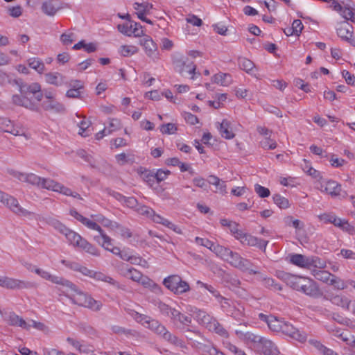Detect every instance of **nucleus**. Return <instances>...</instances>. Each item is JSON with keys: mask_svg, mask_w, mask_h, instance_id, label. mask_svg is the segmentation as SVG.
I'll use <instances>...</instances> for the list:
<instances>
[{"mask_svg": "<svg viewBox=\"0 0 355 355\" xmlns=\"http://www.w3.org/2000/svg\"><path fill=\"white\" fill-rule=\"evenodd\" d=\"M60 183L51 179L42 178L41 184L40 188L45 189L47 190L53 191L56 192L59 187Z\"/></svg>", "mask_w": 355, "mask_h": 355, "instance_id": "obj_36", "label": "nucleus"}, {"mask_svg": "<svg viewBox=\"0 0 355 355\" xmlns=\"http://www.w3.org/2000/svg\"><path fill=\"white\" fill-rule=\"evenodd\" d=\"M94 239L106 250L110 251L112 246V239L104 231L99 236H95Z\"/></svg>", "mask_w": 355, "mask_h": 355, "instance_id": "obj_30", "label": "nucleus"}, {"mask_svg": "<svg viewBox=\"0 0 355 355\" xmlns=\"http://www.w3.org/2000/svg\"><path fill=\"white\" fill-rule=\"evenodd\" d=\"M119 257L124 261H130L132 264L137 263V261L139 260V258L131 255L128 252L125 250H123L121 252Z\"/></svg>", "mask_w": 355, "mask_h": 355, "instance_id": "obj_59", "label": "nucleus"}, {"mask_svg": "<svg viewBox=\"0 0 355 355\" xmlns=\"http://www.w3.org/2000/svg\"><path fill=\"white\" fill-rule=\"evenodd\" d=\"M121 273L124 277L131 279L135 282H139L142 278V274L140 271L134 268H129L127 264L122 263Z\"/></svg>", "mask_w": 355, "mask_h": 355, "instance_id": "obj_19", "label": "nucleus"}, {"mask_svg": "<svg viewBox=\"0 0 355 355\" xmlns=\"http://www.w3.org/2000/svg\"><path fill=\"white\" fill-rule=\"evenodd\" d=\"M90 125L91 122L86 120L85 118L80 122H77V125L79 127V135L84 137L89 136L92 134L89 129Z\"/></svg>", "mask_w": 355, "mask_h": 355, "instance_id": "obj_37", "label": "nucleus"}, {"mask_svg": "<svg viewBox=\"0 0 355 355\" xmlns=\"http://www.w3.org/2000/svg\"><path fill=\"white\" fill-rule=\"evenodd\" d=\"M139 172L142 178L146 182H153L155 180L154 173L144 168H140Z\"/></svg>", "mask_w": 355, "mask_h": 355, "instance_id": "obj_56", "label": "nucleus"}, {"mask_svg": "<svg viewBox=\"0 0 355 355\" xmlns=\"http://www.w3.org/2000/svg\"><path fill=\"white\" fill-rule=\"evenodd\" d=\"M64 84L69 86L71 89H76L79 91L84 89L83 83L79 80H71L69 83H65Z\"/></svg>", "mask_w": 355, "mask_h": 355, "instance_id": "obj_63", "label": "nucleus"}, {"mask_svg": "<svg viewBox=\"0 0 355 355\" xmlns=\"http://www.w3.org/2000/svg\"><path fill=\"white\" fill-rule=\"evenodd\" d=\"M137 210L140 214L146 216L149 218H150L154 214V210L153 209L145 205L139 206Z\"/></svg>", "mask_w": 355, "mask_h": 355, "instance_id": "obj_64", "label": "nucleus"}, {"mask_svg": "<svg viewBox=\"0 0 355 355\" xmlns=\"http://www.w3.org/2000/svg\"><path fill=\"white\" fill-rule=\"evenodd\" d=\"M211 80L214 83L223 87H227L232 83V76L226 73H218L214 75L211 78Z\"/></svg>", "mask_w": 355, "mask_h": 355, "instance_id": "obj_27", "label": "nucleus"}, {"mask_svg": "<svg viewBox=\"0 0 355 355\" xmlns=\"http://www.w3.org/2000/svg\"><path fill=\"white\" fill-rule=\"evenodd\" d=\"M42 107L46 111L55 113H64L66 110L64 105L55 98L44 100L42 103Z\"/></svg>", "mask_w": 355, "mask_h": 355, "instance_id": "obj_17", "label": "nucleus"}, {"mask_svg": "<svg viewBox=\"0 0 355 355\" xmlns=\"http://www.w3.org/2000/svg\"><path fill=\"white\" fill-rule=\"evenodd\" d=\"M91 277L96 280H98V281H103V282H107L112 285H115L116 283V281L113 278L105 275L104 273H103L101 272H97V271L93 270Z\"/></svg>", "mask_w": 355, "mask_h": 355, "instance_id": "obj_39", "label": "nucleus"}, {"mask_svg": "<svg viewBox=\"0 0 355 355\" xmlns=\"http://www.w3.org/2000/svg\"><path fill=\"white\" fill-rule=\"evenodd\" d=\"M343 18L347 21H351L355 23V8L351 6L349 4H346L343 7V10L339 12Z\"/></svg>", "mask_w": 355, "mask_h": 355, "instance_id": "obj_33", "label": "nucleus"}, {"mask_svg": "<svg viewBox=\"0 0 355 355\" xmlns=\"http://www.w3.org/2000/svg\"><path fill=\"white\" fill-rule=\"evenodd\" d=\"M0 128H1L3 132L10 133L15 136L24 135V130L18 126H15L12 122L7 118H0Z\"/></svg>", "mask_w": 355, "mask_h": 355, "instance_id": "obj_15", "label": "nucleus"}, {"mask_svg": "<svg viewBox=\"0 0 355 355\" xmlns=\"http://www.w3.org/2000/svg\"><path fill=\"white\" fill-rule=\"evenodd\" d=\"M239 63L241 69L248 73H251L254 67V64L245 58H240Z\"/></svg>", "mask_w": 355, "mask_h": 355, "instance_id": "obj_44", "label": "nucleus"}, {"mask_svg": "<svg viewBox=\"0 0 355 355\" xmlns=\"http://www.w3.org/2000/svg\"><path fill=\"white\" fill-rule=\"evenodd\" d=\"M197 284L202 288L207 289L210 293H211L220 304L223 309H226L230 306L228 299L220 295V293L211 285L203 283L201 281H198Z\"/></svg>", "mask_w": 355, "mask_h": 355, "instance_id": "obj_16", "label": "nucleus"}, {"mask_svg": "<svg viewBox=\"0 0 355 355\" xmlns=\"http://www.w3.org/2000/svg\"><path fill=\"white\" fill-rule=\"evenodd\" d=\"M117 28L120 33L128 36L134 34L135 37H140L143 35L142 26L139 23L129 21L128 23L119 24Z\"/></svg>", "mask_w": 355, "mask_h": 355, "instance_id": "obj_12", "label": "nucleus"}, {"mask_svg": "<svg viewBox=\"0 0 355 355\" xmlns=\"http://www.w3.org/2000/svg\"><path fill=\"white\" fill-rule=\"evenodd\" d=\"M196 315L198 321L200 324H203L206 328L214 318L202 310H198L196 313Z\"/></svg>", "mask_w": 355, "mask_h": 355, "instance_id": "obj_38", "label": "nucleus"}, {"mask_svg": "<svg viewBox=\"0 0 355 355\" xmlns=\"http://www.w3.org/2000/svg\"><path fill=\"white\" fill-rule=\"evenodd\" d=\"M281 332L285 336L302 343L307 340V334L304 331L297 329L288 322L284 321Z\"/></svg>", "mask_w": 355, "mask_h": 355, "instance_id": "obj_9", "label": "nucleus"}, {"mask_svg": "<svg viewBox=\"0 0 355 355\" xmlns=\"http://www.w3.org/2000/svg\"><path fill=\"white\" fill-rule=\"evenodd\" d=\"M290 262L298 267L303 268H310L311 266L323 268L324 266L320 263V259L318 257H306L301 254H290Z\"/></svg>", "mask_w": 355, "mask_h": 355, "instance_id": "obj_6", "label": "nucleus"}, {"mask_svg": "<svg viewBox=\"0 0 355 355\" xmlns=\"http://www.w3.org/2000/svg\"><path fill=\"white\" fill-rule=\"evenodd\" d=\"M65 77L58 72H50L45 74V80L47 83L57 87L64 84Z\"/></svg>", "mask_w": 355, "mask_h": 355, "instance_id": "obj_26", "label": "nucleus"}, {"mask_svg": "<svg viewBox=\"0 0 355 355\" xmlns=\"http://www.w3.org/2000/svg\"><path fill=\"white\" fill-rule=\"evenodd\" d=\"M8 173L12 178L19 180L20 182H25L27 173L21 172L14 169H8Z\"/></svg>", "mask_w": 355, "mask_h": 355, "instance_id": "obj_54", "label": "nucleus"}, {"mask_svg": "<svg viewBox=\"0 0 355 355\" xmlns=\"http://www.w3.org/2000/svg\"><path fill=\"white\" fill-rule=\"evenodd\" d=\"M228 262L231 266L243 272H248L250 275L257 273V270L252 268V263L247 259L243 258L239 253L231 251L229 254Z\"/></svg>", "mask_w": 355, "mask_h": 355, "instance_id": "obj_7", "label": "nucleus"}, {"mask_svg": "<svg viewBox=\"0 0 355 355\" xmlns=\"http://www.w3.org/2000/svg\"><path fill=\"white\" fill-rule=\"evenodd\" d=\"M163 284L174 294L180 295L190 291V286L178 275H169L164 278Z\"/></svg>", "mask_w": 355, "mask_h": 355, "instance_id": "obj_4", "label": "nucleus"}, {"mask_svg": "<svg viewBox=\"0 0 355 355\" xmlns=\"http://www.w3.org/2000/svg\"><path fill=\"white\" fill-rule=\"evenodd\" d=\"M328 284L334 286L336 288L340 290L345 289L347 287L345 282L334 275H331Z\"/></svg>", "mask_w": 355, "mask_h": 355, "instance_id": "obj_47", "label": "nucleus"}, {"mask_svg": "<svg viewBox=\"0 0 355 355\" xmlns=\"http://www.w3.org/2000/svg\"><path fill=\"white\" fill-rule=\"evenodd\" d=\"M72 286L73 287H66L69 288L73 293L68 294L64 291H62V293L60 295H64L74 304L89 309L94 311H98L102 308L103 304L101 302L94 300L90 295L78 290L76 286L73 283Z\"/></svg>", "mask_w": 355, "mask_h": 355, "instance_id": "obj_1", "label": "nucleus"}, {"mask_svg": "<svg viewBox=\"0 0 355 355\" xmlns=\"http://www.w3.org/2000/svg\"><path fill=\"white\" fill-rule=\"evenodd\" d=\"M274 202L281 209H286L289 207L288 200L286 198L280 196L279 194H275L273 196Z\"/></svg>", "mask_w": 355, "mask_h": 355, "instance_id": "obj_49", "label": "nucleus"}, {"mask_svg": "<svg viewBox=\"0 0 355 355\" xmlns=\"http://www.w3.org/2000/svg\"><path fill=\"white\" fill-rule=\"evenodd\" d=\"M169 174L170 171L168 170L164 171L162 169H159L155 173H154V177L155 179H156L157 181L159 182L166 179Z\"/></svg>", "mask_w": 355, "mask_h": 355, "instance_id": "obj_62", "label": "nucleus"}, {"mask_svg": "<svg viewBox=\"0 0 355 355\" xmlns=\"http://www.w3.org/2000/svg\"><path fill=\"white\" fill-rule=\"evenodd\" d=\"M259 317L261 320H263L267 322L268 326L270 330L276 332H281L282 324L284 323V320H279L272 315L266 316L263 313H261Z\"/></svg>", "mask_w": 355, "mask_h": 355, "instance_id": "obj_20", "label": "nucleus"}, {"mask_svg": "<svg viewBox=\"0 0 355 355\" xmlns=\"http://www.w3.org/2000/svg\"><path fill=\"white\" fill-rule=\"evenodd\" d=\"M26 183L40 187L41 184L42 178L35 173H29L26 174Z\"/></svg>", "mask_w": 355, "mask_h": 355, "instance_id": "obj_46", "label": "nucleus"}, {"mask_svg": "<svg viewBox=\"0 0 355 355\" xmlns=\"http://www.w3.org/2000/svg\"><path fill=\"white\" fill-rule=\"evenodd\" d=\"M146 328H148L157 334V335L160 336L161 337L165 332L166 328L162 325L158 320L155 319H153L150 317L149 318V320H148L146 324L145 325Z\"/></svg>", "mask_w": 355, "mask_h": 355, "instance_id": "obj_28", "label": "nucleus"}, {"mask_svg": "<svg viewBox=\"0 0 355 355\" xmlns=\"http://www.w3.org/2000/svg\"><path fill=\"white\" fill-rule=\"evenodd\" d=\"M275 346V344L272 341L265 337H262L261 340H260L257 347L261 349V352L264 354L266 351L270 350L271 348H273Z\"/></svg>", "mask_w": 355, "mask_h": 355, "instance_id": "obj_42", "label": "nucleus"}, {"mask_svg": "<svg viewBox=\"0 0 355 355\" xmlns=\"http://www.w3.org/2000/svg\"><path fill=\"white\" fill-rule=\"evenodd\" d=\"M64 235L66 236L67 239L69 242L70 244L73 245V246L76 245V241L78 240L80 235L77 234L76 232L69 230V228L65 232Z\"/></svg>", "mask_w": 355, "mask_h": 355, "instance_id": "obj_50", "label": "nucleus"}, {"mask_svg": "<svg viewBox=\"0 0 355 355\" xmlns=\"http://www.w3.org/2000/svg\"><path fill=\"white\" fill-rule=\"evenodd\" d=\"M0 202L6 206L10 211L19 216L31 218L35 216L33 211L26 210L21 207L18 200L13 196L0 190Z\"/></svg>", "mask_w": 355, "mask_h": 355, "instance_id": "obj_3", "label": "nucleus"}, {"mask_svg": "<svg viewBox=\"0 0 355 355\" xmlns=\"http://www.w3.org/2000/svg\"><path fill=\"white\" fill-rule=\"evenodd\" d=\"M191 321L192 320L190 315H184L180 312L178 320H175V324L179 322L184 326H189L191 323Z\"/></svg>", "mask_w": 355, "mask_h": 355, "instance_id": "obj_61", "label": "nucleus"}, {"mask_svg": "<svg viewBox=\"0 0 355 355\" xmlns=\"http://www.w3.org/2000/svg\"><path fill=\"white\" fill-rule=\"evenodd\" d=\"M28 65L32 69L36 70L38 73H41L45 69L44 64L38 58H30L28 60Z\"/></svg>", "mask_w": 355, "mask_h": 355, "instance_id": "obj_41", "label": "nucleus"}, {"mask_svg": "<svg viewBox=\"0 0 355 355\" xmlns=\"http://www.w3.org/2000/svg\"><path fill=\"white\" fill-rule=\"evenodd\" d=\"M178 128L174 123H168L163 124L160 127V131L162 134H174L177 131Z\"/></svg>", "mask_w": 355, "mask_h": 355, "instance_id": "obj_52", "label": "nucleus"}, {"mask_svg": "<svg viewBox=\"0 0 355 355\" xmlns=\"http://www.w3.org/2000/svg\"><path fill=\"white\" fill-rule=\"evenodd\" d=\"M283 281L294 290H296L298 291L300 284L304 277L294 275L292 274H284L283 276Z\"/></svg>", "mask_w": 355, "mask_h": 355, "instance_id": "obj_22", "label": "nucleus"}, {"mask_svg": "<svg viewBox=\"0 0 355 355\" xmlns=\"http://www.w3.org/2000/svg\"><path fill=\"white\" fill-rule=\"evenodd\" d=\"M121 128V123L117 119H110L109 127L107 128V134L110 135L112 132L119 130Z\"/></svg>", "mask_w": 355, "mask_h": 355, "instance_id": "obj_53", "label": "nucleus"}, {"mask_svg": "<svg viewBox=\"0 0 355 355\" xmlns=\"http://www.w3.org/2000/svg\"><path fill=\"white\" fill-rule=\"evenodd\" d=\"M330 301L335 305L341 306L342 308L346 309L347 310H349V307L352 305L351 301L347 297L342 296V295H335L333 296Z\"/></svg>", "mask_w": 355, "mask_h": 355, "instance_id": "obj_31", "label": "nucleus"}, {"mask_svg": "<svg viewBox=\"0 0 355 355\" xmlns=\"http://www.w3.org/2000/svg\"><path fill=\"white\" fill-rule=\"evenodd\" d=\"M35 272L40 275L42 278L46 280H49L54 284H60L64 286L73 287L71 282L60 277L52 275L48 271L44 270L41 268H35Z\"/></svg>", "mask_w": 355, "mask_h": 355, "instance_id": "obj_13", "label": "nucleus"}, {"mask_svg": "<svg viewBox=\"0 0 355 355\" xmlns=\"http://www.w3.org/2000/svg\"><path fill=\"white\" fill-rule=\"evenodd\" d=\"M207 329L210 331L216 333L221 337H229L227 331L223 327V326L218 321L216 318H214L209 324L207 325Z\"/></svg>", "mask_w": 355, "mask_h": 355, "instance_id": "obj_24", "label": "nucleus"}, {"mask_svg": "<svg viewBox=\"0 0 355 355\" xmlns=\"http://www.w3.org/2000/svg\"><path fill=\"white\" fill-rule=\"evenodd\" d=\"M138 51V48L133 45H122L119 49L121 55L124 57H128L137 53Z\"/></svg>", "mask_w": 355, "mask_h": 355, "instance_id": "obj_43", "label": "nucleus"}, {"mask_svg": "<svg viewBox=\"0 0 355 355\" xmlns=\"http://www.w3.org/2000/svg\"><path fill=\"white\" fill-rule=\"evenodd\" d=\"M311 273L315 277V279L327 284L329 283L330 277H331L332 275L328 271L318 268L313 269Z\"/></svg>", "mask_w": 355, "mask_h": 355, "instance_id": "obj_35", "label": "nucleus"}, {"mask_svg": "<svg viewBox=\"0 0 355 355\" xmlns=\"http://www.w3.org/2000/svg\"><path fill=\"white\" fill-rule=\"evenodd\" d=\"M131 315L135 321L141 324L144 327H145L150 318V316L139 313L135 311H132Z\"/></svg>", "mask_w": 355, "mask_h": 355, "instance_id": "obj_51", "label": "nucleus"}, {"mask_svg": "<svg viewBox=\"0 0 355 355\" xmlns=\"http://www.w3.org/2000/svg\"><path fill=\"white\" fill-rule=\"evenodd\" d=\"M156 306H157L161 314H162L164 316L168 317L169 313L171 312L172 307H171L169 305H168L161 301L157 302L156 303Z\"/></svg>", "mask_w": 355, "mask_h": 355, "instance_id": "obj_57", "label": "nucleus"}, {"mask_svg": "<svg viewBox=\"0 0 355 355\" xmlns=\"http://www.w3.org/2000/svg\"><path fill=\"white\" fill-rule=\"evenodd\" d=\"M56 192L62 193L63 195H65L67 196H72L75 198L82 199V198L79 193L72 191L71 189L64 186L63 184H62L60 183L59 184V187H58Z\"/></svg>", "mask_w": 355, "mask_h": 355, "instance_id": "obj_45", "label": "nucleus"}, {"mask_svg": "<svg viewBox=\"0 0 355 355\" xmlns=\"http://www.w3.org/2000/svg\"><path fill=\"white\" fill-rule=\"evenodd\" d=\"M259 146L265 150H273L277 147V142L270 137H267L259 142Z\"/></svg>", "mask_w": 355, "mask_h": 355, "instance_id": "obj_48", "label": "nucleus"}, {"mask_svg": "<svg viewBox=\"0 0 355 355\" xmlns=\"http://www.w3.org/2000/svg\"><path fill=\"white\" fill-rule=\"evenodd\" d=\"M353 26L347 21H343L338 24L336 28L337 35L341 40L355 46V40L353 37Z\"/></svg>", "mask_w": 355, "mask_h": 355, "instance_id": "obj_10", "label": "nucleus"}, {"mask_svg": "<svg viewBox=\"0 0 355 355\" xmlns=\"http://www.w3.org/2000/svg\"><path fill=\"white\" fill-rule=\"evenodd\" d=\"M42 10L46 15L53 16L57 12L58 8L53 5L51 0H49L42 3Z\"/></svg>", "mask_w": 355, "mask_h": 355, "instance_id": "obj_40", "label": "nucleus"}, {"mask_svg": "<svg viewBox=\"0 0 355 355\" xmlns=\"http://www.w3.org/2000/svg\"><path fill=\"white\" fill-rule=\"evenodd\" d=\"M217 128L223 137L227 139H233L235 136L232 130L231 123L227 119H223L220 123H218Z\"/></svg>", "mask_w": 355, "mask_h": 355, "instance_id": "obj_25", "label": "nucleus"}, {"mask_svg": "<svg viewBox=\"0 0 355 355\" xmlns=\"http://www.w3.org/2000/svg\"><path fill=\"white\" fill-rule=\"evenodd\" d=\"M241 243L248 246L257 247L265 252L268 241L266 240L258 239L257 237H255L251 234H246Z\"/></svg>", "mask_w": 355, "mask_h": 355, "instance_id": "obj_18", "label": "nucleus"}, {"mask_svg": "<svg viewBox=\"0 0 355 355\" xmlns=\"http://www.w3.org/2000/svg\"><path fill=\"white\" fill-rule=\"evenodd\" d=\"M211 251L214 252L216 256L220 257L224 261H226L228 260L229 254L231 253L232 250L227 248L215 243Z\"/></svg>", "mask_w": 355, "mask_h": 355, "instance_id": "obj_34", "label": "nucleus"}, {"mask_svg": "<svg viewBox=\"0 0 355 355\" xmlns=\"http://www.w3.org/2000/svg\"><path fill=\"white\" fill-rule=\"evenodd\" d=\"M328 331H331L334 336L340 338L343 341L346 342L347 343L348 342H350L352 340L350 339V337H348L347 334H345L344 332H340V330L337 328L329 327Z\"/></svg>", "mask_w": 355, "mask_h": 355, "instance_id": "obj_58", "label": "nucleus"}, {"mask_svg": "<svg viewBox=\"0 0 355 355\" xmlns=\"http://www.w3.org/2000/svg\"><path fill=\"white\" fill-rule=\"evenodd\" d=\"M298 291L313 298L320 297L323 295L318 284L313 279L306 277L303 279Z\"/></svg>", "mask_w": 355, "mask_h": 355, "instance_id": "obj_8", "label": "nucleus"}, {"mask_svg": "<svg viewBox=\"0 0 355 355\" xmlns=\"http://www.w3.org/2000/svg\"><path fill=\"white\" fill-rule=\"evenodd\" d=\"M173 64L175 70L182 76L194 74L196 69L193 62L180 53L173 55Z\"/></svg>", "mask_w": 355, "mask_h": 355, "instance_id": "obj_5", "label": "nucleus"}, {"mask_svg": "<svg viewBox=\"0 0 355 355\" xmlns=\"http://www.w3.org/2000/svg\"><path fill=\"white\" fill-rule=\"evenodd\" d=\"M162 338L171 345L178 347L182 349L187 348V346L183 340L171 334L167 329H166Z\"/></svg>", "mask_w": 355, "mask_h": 355, "instance_id": "obj_23", "label": "nucleus"}, {"mask_svg": "<svg viewBox=\"0 0 355 355\" xmlns=\"http://www.w3.org/2000/svg\"><path fill=\"white\" fill-rule=\"evenodd\" d=\"M324 190L331 196H338L340 194L341 185L334 180H329L326 183Z\"/></svg>", "mask_w": 355, "mask_h": 355, "instance_id": "obj_32", "label": "nucleus"}, {"mask_svg": "<svg viewBox=\"0 0 355 355\" xmlns=\"http://www.w3.org/2000/svg\"><path fill=\"white\" fill-rule=\"evenodd\" d=\"M3 287L8 289L32 288L34 284L29 282L6 277Z\"/></svg>", "mask_w": 355, "mask_h": 355, "instance_id": "obj_14", "label": "nucleus"}, {"mask_svg": "<svg viewBox=\"0 0 355 355\" xmlns=\"http://www.w3.org/2000/svg\"><path fill=\"white\" fill-rule=\"evenodd\" d=\"M40 90L41 86L37 83L24 85L20 87L21 94L12 96V102L17 105L23 106L31 110H37V105L31 101V98L34 94L40 92Z\"/></svg>", "mask_w": 355, "mask_h": 355, "instance_id": "obj_2", "label": "nucleus"}, {"mask_svg": "<svg viewBox=\"0 0 355 355\" xmlns=\"http://www.w3.org/2000/svg\"><path fill=\"white\" fill-rule=\"evenodd\" d=\"M195 241L197 244L209 248L211 251L213 248V246L215 244L214 242L209 241L207 239H202L200 237H196Z\"/></svg>", "mask_w": 355, "mask_h": 355, "instance_id": "obj_60", "label": "nucleus"}, {"mask_svg": "<svg viewBox=\"0 0 355 355\" xmlns=\"http://www.w3.org/2000/svg\"><path fill=\"white\" fill-rule=\"evenodd\" d=\"M254 275H258L257 279L259 282H261L262 285L266 288H268L275 291H281L282 289V286L278 283L275 282V279H273L272 278L268 277L259 271H257V273H255Z\"/></svg>", "mask_w": 355, "mask_h": 355, "instance_id": "obj_21", "label": "nucleus"}, {"mask_svg": "<svg viewBox=\"0 0 355 355\" xmlns=\"http://www.w3.org/2000/svg\"><path fill=\"white\" fill-rule=\"evenodd\" d=\"M236 334L239 336V338L244 339L246 341L253 343L255 345V347H257L260 340H261L262 336L255 335L251 332H245L243 333L241 331L236 330Z\"/></svg>", "mask_w": 355, "mask_h": 355, "instance_id": "obj_29", "label": "nucleus"}, {"mask_svg": "<svg viewBox=\"0 0 355 355\" xmlns=\"http://www.w3.org/2000/svg\"><path fill=\"white\" fill-rule=\"evenodd\" d=\"M139 44L144 47L146 54L153 61L159 59L157 46L150 36L145 35L140 40Z\"/></svg>", "mask_w": 355, "mask_h": 355, "instance_id": "obj_11", "label": "nucleus"}, {"mask_svg": "<svg viewBox=\"0 0 355 355\" xmlns=\"http://www.w3.org/2000/svg\"><path fill=\"white\" fill-rule=\"evenodd\" d=\"M254 191L260 198L268 197L270 194V190L259 184L254 185Z\"/></svg>", "mask_w": 355, "mask_h": 355, "instance_id": "obj_55", "label": "nucleus"}]
</instances>
